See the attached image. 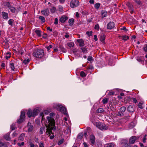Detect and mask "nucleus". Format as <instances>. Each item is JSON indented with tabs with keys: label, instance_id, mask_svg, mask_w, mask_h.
<instances>
[{
	"label": "nucleus",
	"instance_id": "nucleus-51",
	"mask_svg": "<svg viewBox=\"0 0 147 147\" xmlns=\"http://www.w3.org/2000/svg\"><path fill=\"white\" fill-rule=\"evenodd\" d=\"M56 8L55 7H52V8L50 9L52 13H54L55 12Z\"/></svg>",
	"mask_w": 147,
	"mask_h": 147
},
{
	"label": "nucleus",
	"instance_id": "nucleus-12",
	"mask_svg": "<svg viewBox=\"0 0 147 147\" xmlns=\"http://www.w3.org/2000/svg\"><path fill=\"white\" fill-rule=\"evenodd\" d=\"M126 5L130 10L131 13H132L134 11V8L132 4L130 2H128L126 3Z\"/></svg>",
	"mask_w": 147,
	"mask_h": 147
},
{
	"label": "nucleus",
	"instance_id": "nucleus-62",
	"mask_svg": "<svg viewBox=\"0 0 147 147\" xmlns=\"http://www.w3.org/2000/svg\"><path fill=\"white\" fill-rule=\"evenodd\" d=\"M53 35L55 36H57L58 35V32L56 31H54L53 32Z\"/></svg>",
	"mask_w": 147,
	"mask_h": 147
},
{
	"label": "nucleus",
	"instance_id": "nucleus-54",
	"mask_svg": "<svg viewBox=\"0 0 147 147\" xmlns=\"http://www.w3.org/2000/svg\"><path fill=\"white\" fill-rule=\"evenodd\" d=\"M59 10L60 12H63V7L61 6H59Z\"/></svg>",
	"mask_w": 147,
	"mask_h": 147
},
{
	"label": "nucleus",
	"instance_id": "nucleus-27",
	"mask_svg": "<svg viewBox=\"0 0 147 147\" xmlns=\"http://www.w3.org/2000/svg\"><path fill=\"white\" fill-rule=\"evenodd\" d=\"M53 129H46V133L47 135H50L51 134H52V130ZM54 130H55L56 129H53Z\"/></svg>",
	"mask_w": 147,
	"mask_h": 147
},
{
	"label": "nucleus",
	"instance_id": "nucleus-24",
	"mask_svg": "<svg viewBox=\"0 0 147 147\" xmlns=\"http://www.w3.org/2000/svg\"><path fill=\"white\" fill-rule=\"evenodd\" d=\"M105 146L106 147H114L115 144L113 143H110L106 144Z\"/></svg>",
	"mask_w": 147,
	"mask_h": 147
},
{
	"label": "nucleus",
	"instance_id": "nucleus-4",
	"mask_svg": "<svg viewBox=\"0 0 147 147\" xmlns=\"http://www.w3.org/2000/svg\"><path fill=\"white\" fill-rule=\"evenodd\" d=\"M25 112L24 111H22L21 112L20 118L17 121V123L20 124L25 120Z\"/></svg>",
	"mask_w": 147,
	"mask_h": 147
},
{
	"label": "nucleus",
	"instance_id": "nucleus-16",
	"mask_svg": "<svg viewBox=\"0 0 147 147\" xmlns=\"http://www.w3.org/2000/svg\"><path fill=\"white\" fill-rule=\"evenodd\" d=\"M77 41L79 43V46L80 47H83L84 45V41L82 39H78Z\"/></svg>",
	"mask_w": 147,
	"mask_h": 147
},
{
	"label": "nucleus",
	"instance_id": "nucleus-61",
	"mask_svg": "<svg viewBox=\"0 0 147 147\" xmlns=\"http://www.w3.org/2000/svg\"><path fill=\"white\" fill-rule=\"evenodd\" d=\"M114 94L115 92L113 91L109 92L108 93V95L111 96L113 95Z\"/></svg>",
	"mask_w": 147,
	"mask_h": 147
},
{
	"label": "nucleus",
	"instance_id": "nucleus-29",
	"mask_svg": "<svg viewBox=\"0 0 147 147\" xmlns=\"http://www.w3.org/2000/svg\"><path fill=\"white\" fill-rule=\"evenodd\" d=\"M39 19L41 20V22L42 23H44L45 21V18L42 16H39Z\"/></svg>",
	"mask_w": 147,
	"mask_h": 147
},
{
	"label": "nucleus",
	"instance_id": "nucleus-53",
	"mask_svg": "<svg viewBox=\"0 0 147 147\" xmlns=\"http://www.w3.org/2000/svg\"><path fill=\"white\" fill-rule=\"evenodd\" d=\"M74 43L71 42H70L68 43V46L70 47H73L74 46Z\"/></svg>",
	"mask_w": 147,
	"mask_h": 147
},
{
	"label": "nucleus",
	"instance_id": "nucleus-28",
	"mask_svg": "<svg viewBox=\"0 0 147 147\" xmlns=\"http://www.w3.org/2000/svg\"><path fill=\"white\" fill-rule=\"evenodd\" d=\"M84 136L83 133L81 132L78 134V138L80 140H81Z\"/></svg>",
	"mask_w": 147,
	"mask_h": 147
},
{
	"label": "nucleus",
	"instance_id": "nucleus-40",
	"mask_svg": "<svg viewBox=\"0 0 147 147\" xmlns=\"http://www.w3.org/2000/svg\"><path fill=\"white\" fill-rule=\"evenodd\" d=\"M30 62V59H24L23 61V63L25 65L28 64V63Z\"/></svg>",
	"mask_w": 147,
	"mask_h": 147
},
{
	"label": "nucleus",
	"instance_id": "nucleus-26",
	"mask_svg": "<svg viewBox=\"0 0 147 147\" xmlns=\"http://www.w3.org/2000/svg\"><path fill=\"white\" fill-rule=\"evenodd\" d=\"M24 134H22L18 138V140L22 141L24 140Z\"/></svg>",
	"mask_w": 147,
	"mask_h": 147
},
{
	"label": "nucleus",
	"instance_id": "nucleus-14",
	"mask_svg": "<svg viewBox=\"0 0 147 147\" xmlns=\"http://www.w3.org/2000/svg\"><path fill=\"white\" fill-rule=\"evenodd\" d=\"M136 140V136H132L129 139V142L131 144H133L134 143Z\"/></svg>",
	"mask_w": 147,
	"mask_h": 147
},
{
	"label": "nucleus",
	"instance_id": "nucleus-64",
	"mask_svg": "<svg viewBox=\"0 0 147 147\" xmlns=\"http://www.w3.org/2000/svg\"><path fill=\"white\" fill-rule=\"evenodd\" d=\"M39 147H44V143L42 142L39 143Z\"/></svg>",
	"mask_w": 147,
	"mask_h": 147
},
{
	"label": "nucleus",
	"instance_id": "nucleus-6",
	"mask_svg": "<svg viewBox=\"0 0 147 147\" xmlns=\"http://www.w3.org/2000/svg\"><path fill=\"white\" fill-rule=\"evenodd\" d=\"M79 3L78 0H71L70 3V6L71 7L74 8L78 6L79 5Z\"/></svg>",
	"mask_w": 147,
	"mask_h": 147
},
{
	"label": "nucleus",
	"instance_id": "nucleus-50",
	"mask_svg": "<svg viewBox=\"0 0 147 147\" xmlns=\"http://www.w3.org/2000/svg\"><path fill=\"white\" fill-rule=\"evenodd\" d=\"M123 113L121 111H119L118 112L117 116L120 117L123 116Z\"/></svg>",
	"mask_w": 147,
	"mask_h": 147
},
{
	"label": "nucleus",
	"instance_id": "nucleus-35",
	"mask_svg": "<svg viewBox=\"0 0 147 147\" xmlns=\"http://www.w3.org/2000/svg\"><path fill=\"white\" fill-rule=\"evenodd\" d=\"M105 39V36L103 35H101L100 37V40L102 42H103L104 41V40Z\"/></svg>",
	"mask_w": 147,
	"mask_h": 147
},
{
	"label": "nucleus",
	"instance_id": "nucleus-43",
	"mask_svg": "<svg viewBox=\"0 0 147 147\" xmlns=\"http://www.w3.org/2000/svg\"><path fill=\"white\" fill-rule=\"evenodd\" d=\"M6 54L7 55H8V56H6L5 58L6 59H8L11 57V53L9 52H7L6 53Z\"/></svg>",
	"mask_w": 147,
	"mask_h": 147
},
{
	"label": "nucleus",
	"instance_id": "nucleus-18",
	"mask_svg": "<svg viewBox=\"0 0 147 147\" xmlns=\"http://www.w3.org/2000/svg\"><path fill=\"white\" fill-rule=\"evenodd\" d=\"M136 125V122H132L129 124V128L130 129H131L134 127Z\"/></svg>",
	"mask_w": 147,
	"mask_h": 147
},
{
	"label": "nucleus",
	"instance_id": "nucleus-19",
	"mask_svg": "<svg viewBox=\"0 0 147 147\" xmlns=\"http://www.w3.org/2000/svg\"><path fill=\"white\" fill-rule=\"evenodd\" d=\"M107 12L105 10H102L100 14L102 18L106 17L107 15Z\"/></svg>",
	"mask_w": 147,
	"mask_h": 147
},
{
	"label": "nucleus",
	"instance_id": "nucleus-55",
	"mask_svg": "<svg viewBox=\"0 0 147 147\" xmlns=\"http://www.w3.org/2000/svg\"><path fill=\"white\" fill-rule=\"evenodd\" d=\"M94 29L96 30H99V26L98 24H97L94 27Z\"/></svg>",
	"mask_w": 147,
	"mask_h": 147
},
{
	"label": "nucleus",
	"instance_id": "nucleus-1",
	"mask_svg": "<svg viewBox=\"0 0 147 147\" xmlns=\"http://www.w3.org/2000/svg\"><path fill=\"white\" fill-rule=\"evenodd\" d=\"M53 113H51L50 114L51 117H47V119L48 122V126L47 127V129H56V127L55 125V121L53 118L51 117L54 115Z\"/></svg>",
	"mask_w": 147,
	"mask_h": 147
},
{
	"label": "nucleus",
	"instance_id": "nucleus-60",
	"mask_svg": "<svg viewBox=\"0 0 147 147\" xmlns=\"http://www.w3.org/2000/svg\"><path fill=\"white\" fill-rule=\"evenodd\" d=\"M53 47V46L52 45H50L48 47H46V48H47V51H49L50 49L52 48Z\"/></svg>",
	"mask_w": 147,
	"mask_h": 147
},
{
	"label": "nucleus",
	"instance_id": "nucleus-41",
	"mask_svg": "<svg viewBox=\"0 0 147 147\" xmlns=\"http://www.w3.org/2000/svg\"><path fill=\"white\" fill-rule=\"evenodd\" d=\"M100 7V4L99 3H97L94 5V7L96 9H98Z\"/></svg>",
	"mask_w": 147,
	"mask_h": 147
},
{
	"label": "nucleus",
	"instance_id": "nucleus-47",
	"mask_svg": "<svg viewBox=\"0 0 147 147\" xmlns=\"http://www.w3.org/2000/svg\"><path fill=\"white\" fill-rule=\"evenodd\" d=\"M110 109L112 111H114L116 110V107H115L114 105H112L110 107Z\"/></svg>",
	"mask_w": 147,
	"mask_h": 147
},
{
	"label": "nucleus",
	"instance_id": "nucleus-25",
	"mask_svg": "<svg viewBox=\"0 0 147 147\" xmlns=\"http://www.w3.org/2000/svg\"><path fill=\"white\" fill-rule=\"evenodd\" d=\"M74 20L73 18H71L69 20V25L70 26H72L74 24Z\"/></svg>",
	"mask_w": 147,
	"mask_h": 147
},
{
	"label": "nucleus",
	"instance_id": "nucleus-39",
	"mask_svg": "<svg viewBox=\"0 0 147 147\" xmlns=\"http://www.w3.org/2000/svg\"><path fill=\"white\" fill-rule=\"evenodd\" d=\"M90 120L91 121L92 123L94 125V123H96V122H95L94 118L93 116H92L91 118H90Z\"/></svg>",
	"mask_w": 147,
	"mask_h": 147
},
{
	"label": "nucleus",
	"instance_id": "nucleus-38",
	"mask_svg": "<svg viewBox=\"0 0 147 147\" xmlns=\"http://www.w3.org/2000/svg\"><path fill=\"white\" fill-rule=\"evenodd\" d=\"M126 110V108L125 107H122L120 108V111L122 113L124 112Z\"/></svg>",
	"mask_w": 147,
	"mask_h": 147
},
{
	"label": "nucleus",
	"instance_id": "nucleus-56",
	"mask_svg": "<svg viewBox=\"0 0 147 147\" xmlns=\"http://www.w3.org/2000/svg\"><path fill=\"white\" fill-rule=\"evenodd\" d=\"M11 129H15L16 127V124L14 123H13L11 126Z\"/></svg>",
	"mask_w": 147,
	"mask_h": 147
},
{
	"label": "nucleus",
	"instance_id": "nucleus-21",
	"mask_svg": "<svg viewBox=\"0 0 147 147\" xmlns=\"http://www.w3.org/2000/svg\"><path fill=\"white\" fill-rule=\"evenodd\" d=\"M59 48L60 49L61 51L64 53H65L67 52L66 50L62 46L60 45L59 46Z\"/></svg>",
	"mask_w": 147,
	"mask_h": 147
},
{
	"label": "nucleus",
	"instance_id": "nucleus-42",
	"mask_svg": "<svg viewBox=\"0 0 147 147\" xmlns=\"http://www.w3.org/2000/svg\"><path fill=\"white\" fill-rule=\"evenodd\" d=\"M122 39L124 40H126L128 39L129 38V37L128 36L124 35L122 36Z\"/></svg>",
	"mask_w": 147,
	"mask_h": 147
},
{
	"label": "nucleus",
	"instance_id": "nucleus-31",
	"mask_svg": "<svg viewBox=\"0 0 147 147\" xmlns=\"http://www.w3.org/2000/svg\"><path fill=\"white\" fill-rule=\"evenodd\" d=\"M27 126L28 129H30L31 128H33V124L29 122H28Z\"/></svg>",
	"mask_w": 147,
	"mask_h": 147
},
{
	"label": "nucleus",
	"instance_id": "nucleus-10",
	"mask_svg": "<svg viewBox=\"0 0 147 147\" xmlns=\"http://www.w3.org/2000/svg\"><path fill=\"white\" fill-rule=\"evenodd\" d=\"M135 108L134 105H131L129 106L127 108V111L129 112H133L135 111Z\"/></svg>",
	"mask_w": 147,
	"mask_h": 147
},
{
	"label": "nucleus",
	"instance_id": "nucleus-63",
	"mask_svg": "<svg viewBox=\"0 0 147 147\" xmlns=\"http://www.w3.org/2000/svg\"><path fill=\"white\" fill-rule=\"evenodd\" d=\"M121 30L125 31V32H127L128 30V29H126V27L125 26H123L122 28H121Z\"/></svg>",
	"mask_w": 147,
	"mask_h": 147
},
{
	"label": "nucleus",
	"instance_id": "nucleus-33",
	"mask_svg": "<svg viewBox=\"0 0 147 147\" xmlns=\"http://www.w3.org/2000/svg\"><path fill=\"white\" fill-rule=\"evenodd\" d=\"M9 65L11 69L13 71L15 69L14 65L13 63H10L9 64Z\"/></svg>",
	"mask_w": 147,
	"mask_h": 147
},
{
	"label": "nucleus",
	"instance_id": "nucleus-57",
	"mask_svg": "<svg viewBox=\"0 0 147 147\" xmlns=\"http://www.w3.org/2000/svg\"><path fill=\"white\" fill-rule=\"evenodd\" d=\"M142 103L141 102H140L138 105V106L139 108H140L141 109H142L143 108V107L142 106Z\"/></svg>",
	"mask_w": 147,
	"mask_h": 147
},
{
	"label": "nucleus",
	"instance_id": "nucleus-32",
	"mask_svg": "<svg viewBox=\"0 0 147 147\" xmlns=\"http://www.w3.org/2000/svg\"><path fill=\"white\" fill-rule=\"evenodd\" d=\"M82 51L83 53H88L87 48L86 47H84L81 48Z\"/></svg>",
	"mask_w": 147,
	"mask_h": 147
},
{
	"label": "nucleus",
	"instance_id": "nucleus-30",
	"mask_svg": "<svg viewBox=\"0 0 147 147\" xmlns=\"http://www.w3.org/2000/svg\"><path fill=\"white\" fill-rule=\"evenodd\" d=\"M7 143L4 142H2L0 141V146L1 147H7Z\"/></svg>",
	"mask_w": 147,
	"mask_h": 147
},
{
	"label": "nucleus",
	"instance_id": "nucleus-45",
	"mask_svg": "<svg viewBox=\"0 0 147 147\" xmlns=\"http://www.w3.org/2000/svg\"><path fill=\"white\" fill-rule=\"evenodd\" d=\"M4 137L7 140L9 141L10 140L9 135L8 134L5 135L4 136Z\"/></svg>",
	"mask_w": 147,
	"mask_h": 147
},
{
	"label": "nucleus",
	"instance_id": "nucleus-36",
	"mask_svg": "<svg viewBox=\"0 0 147 147\" xmlns=\"http://www.w3.org/2000/svg\"><path fill=\"white\" fill-rule=\"evenodd\" d=\"M9 9L13 13H15L16 10L15 8L13 6H11Z\"/></svg>",
	"mask_w": 147,
	"mask_h": 147
},
{
	"label": "nucleus",
	"instance_id": "nucleus-58",
	"mask_svg": "<svg viewBox=\"0 0 147 147\" xmlns=\"http://www.w3.org/2000/svg\"><path fill=\"white\" fill-rule=\"evenodd\" d=\"M143 49L145 52H147V44H146L144 45Z\"/></svg>",
	"mask_w": 147,
	"mask_h": 147
},
{
	"label": "nucleus",
	"instance_id": "nucleus-5",
	"mask_svg": "<svg viewBox=\"0 0 147 147\" xmlns=\"http://www.w3.org/2000/svg\"><path fill=\"white\" fill-rule=\"evenodd\" d=\"M94 125L98 129H106L107 128L104 123L100 122H96V123H94Z\"/></svg>",
	"mask_w": 147,
	"mask_h": 147
},
{
	"label": "nucleus",
	"instance_id": "nucleus-23",
	"mask_svg": "<svg viewBox=\"0 0 147 147\" xmlns=\"http://www.w3.org/2000/svg\"><path fill=\"white\" fill-rule=\"evenodd\" d=\"M3 4L5 6L7 7L9 9L11 6L10 3L9 2H4L3 3Z\"/></svg>",
	"mask_w": 147,
	"mask_h": 147
},
{
	"label": "nucleus",
	"instance_id": "nucleus-17",
	"mask_svg": "<svg viewBox=\"0 0 147 147\" xmlns=\"http://www.w3.org/2000/svg\"><path fill=\"white\" fill-rule=\"evenodd\" d=\"M49 113V112L48 111L46 110L45 111L43 112H41L40 113V116L42 117V120H43L44 119V114H45L46 115H47Z\"/></svg>",
	"mask_w": 147,
	"mask_h": 147
},
{
	"label": "nucleus",
	"instance_id": "nucleus-22",
	"mask_svg": "<svg viewBox=\"0 0 147 147\" xmlns=\"http://www.w3.org/2000/svg\"><path fill=\"white\" fill-rule=\"evenodd\" d=\"M134 2L138 5H141L143 4V2L140 0H135Z\"/></svg>",
	"mask_w": 147,
	"mask_h": 147
},
{
	"label": "nucleus",
	"instance_id": "nucleus-3",
	"mask_svg": "<svg viewBox=\"0 0 147 147\" xmlns=\"http://www.w3.org/2000/svg\"><path fill=\"white\" fill-rule=\"evenodd\" d=\"M53 107L55 108L59 109L62 113L64 114L65 115L67 114L66 108L63 107L60 104H56L54 105Z\"/></svg>",
	"mask_w": 147,
	"mask_h": 147
},
{
	"label": "nucleus",
	"instance_id": "nucleus-2",
	"mask_svg": "<svg viewBox=\"0 0 147 147\" xmlns=\"http://www.w3.org/2000/svg\"><path fill=\"white\" fill-rule=\"evenodd\" d=\"M34 57L38 58H41L44 55V51L41 49L35 50L33 53Z\"/></svg>",
	"mask_w": 147,
	"mask_h": 147
},
{
	"label": "nucleus",
	"instance_id": "nucleus-37",
	"mask_svg": "<svg viewBox=\"0 0 147 147\" xmlns=\"http://www.w3.org/2000/svg\"><path fill=\"white\" fill-rule=\"evenodd\" d=\"M14 22V20L13 19H10L8 20V24L9 25L12 26L13 25V23Z\"/></svg>",
	"mask_w": 147,
	"mask_h": 147
},
{
	"label": "nucleus",
	"instance_id": "nucleus-59",
	"mask_svg": "<svg viewBox=\"0 0 147 147\" xmlns=\"http://www.w3.org/2000/svg\"><path fill=\"white\" fill-rule=\"evenodd\" d=\"M88 61H91L93 60V58L92 57L90 56H88Z\"/></svg>",
	"mask_w": 147,
	"mask_h": 147
},
{
	"label": "nucleus",
	"instance_id": "nucleus-7",
	"mask_svg": "<svg viewBox=\"0 0 147 147\" xmlns=\"http://www.w3.org/2000/svg\"><path fill=\"white\" fill-rule=\"evenodd\" d=\"M40 112L39 108L38 107L35 108L32 111V117H35Z\"/></svg>",
	"mask_w": 147,
	"mask_h": 147
},
{
	"label": "nucleus",
	"instance_id": "nucleus-11",
	"mask_svg": "<svg viewBox=\"0 0 147 147\" xmlns=\"http://www.w3.org/2000/svg\"><path fill=\"white\" fill-rule=\"evenodd\" d=\"M89 139L91 144L92 145H94L95 144V137L94 135L93 134L90 135V136Z\"/></svg>",
	"mask_w": 147,
	"mask_h": 147
},
{
	"label": "nucleus",
	"instance_id": "nucleus-52",
	"mask_svg": "<svg viewBox=\"0 0 147 147\" xmlns=\"http://www.w3.org/2000/svg\"><path fill=\"white\" fill-rule=\"evenodd\" d=\"M64 141V139H62L60 140H59L57 143L59 145H60L62 144L63 142Z\"/></svg>",
	"mask_w": 147,
	"mask_h": 147
},
{
	"label": "nucleus",
	"instance_id": "nucleus-13",
	"mask_svg": "<svg viewBox=\"0 0 147 147\" xmlns=\"http://www.w3.org/2000/svg\"><path fill=\"white\" fill-rule=\"evenodd\" d=\"M68 19L67 16H62L59 19V21L62 23L65 22Z\"/></svg>",
	"mask_w": 147,
	"mask_h": 147
},
{
	"label": "nucleus",
	"instance_id": "nucleus-46",
	"mask_svg": "<svg viewBox=\"0 0 147 147\" xmlns=\"http://www.w3.org/2000/svg\"><path fill=\"white\" fill-rule=\"evenodd\" d=\"M103 111L104 110L102 108H99L96 111V112L98 113H102Z\"/></svg>",
	"mask_w": 147,
	"mask_h": 147
},
{
	"label": "nucleus",
	"instance_id": "nucleus-20",
	"mask_svg": "<svg viewBox=\"0 0 147 147\" xmlns=\"http://www.w3.org/2000/svg\"><path fill=\"white\" fill-rule=\"evenodd\" d=\"M27 114L28 117L30 118L31 117H32V112L31 109H28L27 112Z\"/></svg>",
	"mask_w": 147,
	"mask_h": 147
},
{
	"label": "nucleus",
	"instance_id": "nucleus-48",
	"mask_svg": "<svg viewBox=\"0 0 147 147\" xmlns=\"http://www.w3.org/2000/svg\"><path fill=\"white\" fill-rule=\"evenodd\" d=\"M80 75L81 77H84L86 76V74L83 71H82L80 72Z\"/></svg>",
	"mask_w": 147,
	"mask_h": 147
},
{
	"label": "nucleus",
	"instance_id": "nucleus-34",
	"mask_svg": "<svg viewBox=\"0 0 147 147\" xmlns=\"http://www.w3.org/2000/svg\"><path fill=\"white\" fill-rule=\"evenodd\" d=\"M35 32L36 34L39 37H40L41 36V35L40 33V31L39 30H35Z\"/></svg>",
	"mask_w": 147,
	"mask_h": 147
},
{
	"label": "nucleus",
	"instance_id": "nucleus-49",
	"mask_svg": "<svg viewBox=\"0 0 147 147\" xmlns=\"http://www.w3.org/2000/svg\"><path fill=\"white\" fill-rule=\"evenodd\" d=\"M92 32L90 31V32L87 31L86 32V34L88 35L89 36H91L92 35Z\"/></svg>",
	"mask_w": 147,
	"mask_h": 147
},
{
	"label": "nucleus",
	"instance_id": "nucleus-9",
	"mask_svg": "<svg viewBox=\"0 0 147 147\" xmlns=\"http://www.w3.org/2000/svg\"><path fill=\"white\" fill-rule=\"evenodd\" d=\"M115 27V24L113 22H110L107 25V28L110 30L114 28Z\"/></svg>",
	"mask_w": 147,
	"mask_h": 147
},
{
	"label": "nucleus",
	"instance_id": "nucleus-8",
	"mask_svg": "<svg viewBox=\"0 0 147 147\" xmlns=\"http://www.w3.org/2000/svg\"><path fill=\"white\" fill-rule=\"evenodd\" d=\"M41 12L43 15L46 16H48L49 13V9L48 8H47L44 9L42 10Z\"/></svg>",
	"mask_w": 147,
	"mask_h": 147
},
{
	"label": "nucleus",
	"instance_id": "nucleus-15",
	"mask_svg": "<svg viewBox=\"0 0 147 147\" xmlns=\"http://www.w3.org/2000/svg\"><path fill=\"white\" fill-rule=\"evenodd\" d=\"M1 15L4 19L7 20L8 18V13H7L3 11L1 13Z\"/></svg>",
	"mask_w": 147,
	"mask_h": 147
},
{
	"label": "nucleus",
	"instance_id": "nucleus-44",
	"mask_svg": "<svg viewBox=\"0 0 147 147\" xmlns=\"http://www.w3.org/2000/svg\"><path fill=\"white\" fill-rule=\"evenodd\" d=\"M108 101V99L107 98H105L103 99L102 102L103 104L107 103Z\"/></svg>",
	"mask_w": 147,
	"mask_h": 147
}]
</instances>
